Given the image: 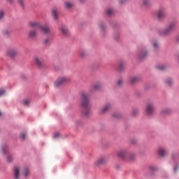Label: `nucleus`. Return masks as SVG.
Listing matches in <instances>:
<instances>
[{"instance_id": "11", "label": "nucleus", "mask_w": 179, "mask_h": 179, "mask_svg": "<svg viewBox=\"0 0 179 179\" xmlns=\"http://www.w3.org/2000/svg\"><path fill=\"white\" fill-rule=\"evenodd\" d=\"M168 152L166 149L163 148H159L157 151V154L159 156H161L162 157H164V156H167Z\"/></svg>"}, {"instance_id": "8", "label": "nucleus", "mask_w": 179, "mask_h": 179, "mask_svg": "<svg viewBox=\"0 0 179 179\" xmlns=\"http://www.w3.org/2000/svg\"><path fill=\"white\" fill-rule=\"evenodd\" d=\"M112 107L111 103H107L99 110V114H106Z\"/></svg>"}, {"instance_id": "3", "label": "nucleus", "mask_w": 179, "mask_h": 179, "mask_svg": "<svg viewBox=\"0 0 179 179\" xmlns=\"http://www.w3.org/2000/svg\"><path fill=\"white\" fill-rule=\"evenodd\" d=\"M117 156L123 160H134L135 159V153L129 152L127 150H120L117 152Z\"/></svg>"}, {"instance_id": "29", "label": "nucleus", "mask_w": 179, "mask_h": 179, "mask_svg": "<svg viewBox=\"0 0 179 179\" xmlns=\"http://www.w3.org/2000/svg\"><path fill=\"white\" fill-rule=\"evenodd\" d=\"M99 27H100L101 30H102V31H104V30L106 29V24L102 22L100 24Z\"/></svg>"}, {"instance_id": "48", "label": "nucleus", "mask_w": 179, "mask_h": 179, "mask_svg": "<svg viewBox=\"0 0 179 179\" xmlns=\"http://www.w3.org/2000/svg\"><path fill=\"white\" fill-rule=\"evenodd\" d=\"M175 171H177V167H175Z\"/></svg>"}, {"instance_id": "2", "label": "nucleus", "mask_w": 179, "mask_h": 179, "mask_svg": "<svg viewBox=\"0 0 179 179\" xmlns=\"http://www.w3.org/2000/svg\"><path fill=\"white\" fill-rule=\"evenodd\" d=\"M28 26L29 27H38L43 34H51L50 27L48 24L41 25L36 21H30L28 22Z\"/></svg>"}, {"instance_id": "34", "label": "nucleus", "mask_w": 179, "mask_h": 179, "mask_svg": "<svg viewBox=\"0 0 179 179\" xmlns=\"http://www.w3.org/2000/svg\"><path fill=\"white\" fill-rule=\"evenodd\" d=\"M18 3L20 6H24V0H18Z\"/></svg>"}, {"instance_id": "41", "label": "nucleus", "mask_w": 179, "mask_h": 179, "mask_svg": "<svg viewBox=\"0 0 179 179\" xmlns=\"http://www.w3.org/2000/svg\"><path fill=\"white\" fill-rule=\"evenodd\" d=\"M153 45L155 48H159V43L157 42H155Z\"/></svg>"}, {"instance_id": "44", "label": "nucleus", "mask_w": 179, "mask_h": 179, "mask_svg": "<svg viewBox=\"0 0 179 179\" xmlns=\"http://www.w3.org/2000/svg\"><path fill=\"white\" fill-rule=\"evenodd\" d=\"M9 31H8V30H6L3 31V34H8Z\"/></svg>"}, {"instance_id": "28", "label": "nucleus", "mask_w": 179, "mask_h": 179, "mask_svg": "<svg viewBox=\"0 0 179 179\" xmlns=\"http://www.w3.org/2000/svg\"><path fill=\"white\" fill-rule=\"evenodd\" d=\"M130 143H131V145H136V143H138V140L136 138H131L130 140Z\"/></svg>"}, {"instance_id": "30", "label": "nucleus", "mask_w": 179, "mask_h": 179, "mask_svg": "<svg viewBox=\"0 0 179 179\" xmlns=\"http://www.w3.org/2000/svg\"><path fill=\"white\" fill-rule=\"evenodd\" d=\"M143 5L145 6H149L150 5V0H143Z\"/></svg>"}, {"instance_id": "13", "label": "nucleus", "mask_w": 179, "mask_h": 179, "mask_svg": "<svg viewBox=\"0 0 179 179\" xmlns=\"http://www.w3.org/2000/svg\"><path fill=\"white\" fill-rule=\"evenodd\" d=\"M36 36H37V31L36 29H33L29 31L28 37L29 38H36Z\"/></svg>"}, {"instance_id": "22", "label": "nucleus", "mask_w": 179, "mask_h": 179, "mask_svg": "<svg viewBox=\"0 0 179 179\" xmlns=\"http://www.w3.org/2000/svg\"><path fill=\"white\" fill-rule=\"evenodd\" d=\"M14 177L15 179H19V167L17 166L14 168Z\"/></svg>"}, {"instance_id": "32", "label": "nucleus", "mask_w": 179, "mask_h": 179, "mask_svg": "<svg viewBox=\"0 0 179 179\" xmlns=\"http://www.w3.org/2000/svg\"><path fill=\"white\" fill-rule=\"evenodd\" d=\"M6 160L8 163H11V162H13V158L12 157V156L8 155L6 158Z\"/></svg>"}, {"instance_id": "7", "label": "nucleus", "mask_w": 179, "mask_h": 179, "mask_svg": "<svg viewBox=\"0 0 179 179\" xmlns=\"http://www.w3.org/2000/svg\"><path fill=\"white\" fill-rule=\"evenodd\" d=\"M174 29H176V24L174 22H172L169 24L167 28L163 31L162 34H165V35L170 34V32L173 31Z\"/></svg>"}, {"instance_id": "47", "label": "nucleus", "mask_w": 179, "mask_h": 179, "mask_svg": "<svg viewBox=\"0 0 179 179\" xmlns=\"http://www.w3.org/2000/svg\"><path fill=\"white\" fill-rule=\"evenodd\" d=\"M120 3H124V1H120Z\"/></svg>"}, {"instance_id": "46", "label": "nucleus", "mask_w": 179, "mask_h": 179, "mask_svg": "<svg viewBox=\"0 0 179 179\" xmlns=\"http://www.w3.org/2000/svg\"><path fill=\"white\" fill-rule=\"evenodd\" d=\"M150 169H151V170H156V168H155V167H151Z\"/></svg>"}, {"instance_id": "25", "label": "nucleus", "mask_w": 179, "mask_h": 179, "mask_svg": "<svg viewBox=\"0 0 179 179\" xmlns=\"http://www.w3.org/2000/svg\"><path fill=\"white\" fill-rule=\"evenodd\" d=\"M124 66H125V62H120L119 64V71H122V69H124Z\"/></svg>"}, {"instance_id": "18", "label": "nucleus", "mask_w": 179, "mask_h": 179, "mask_svg": "<svg viewBox=\"0 0 179 179\" xmlns=\"http://www.w3.org/2000/svg\"><path fill=\"white\" fill-rule=\"evenodd\" d=\"M146 57H148V52H146L145 50L140 51L138 54L139 59H143L144 58H146Z\"/></svg>"}, {"instance_id": "35", "label": "nucleus", "mask_w": 179, "mask_h": 179, "mask_svg": "<svg viewBox=\"0 0 179 179\" xmlns=\"http://www.w3.org/2000/svg\"><path fill=\"white\" fill-rule=\"evenodd\" d=\"M120 116H121V115H120V113H115L113 114V117L115 118H120Z\"/></svg>"}, {"instance_id": "14", "label": "nucleus", "mask_w": 179, "mask_h": 179, "mask_svg": "<svg viewBox=\"0 0 179 179\" xmlns=\"http://www.w3.org/2000/svg\"><path fill=\"white\" fill-rule=\"evenodd\" d=\"M60 33L63 34V36H69V31L68 30V28H66L65 26L62 25L59 28Z\"/></svg>"}, {"instance_id": "38", "label": "nucleus", "mask_w": 179, "mask_h": 179, "mask_svg": "<svg viewBox=\"0 0 179 179\" xmlns=\"http://www.w3.org/2000/svg\"><path fill=\"white\" fill-rule=\"evenodd\" d=\"M122 83H124V81L122 80H119V81L117 82L118 86H122Z\"/></svg>"}, {"instance_id": "23", "label": "nucleus", "mask_w": 179, "mask_h": 179, "mask_svg": "<svg viewBox=\"0 0 179 179\" xmlns=\"http://www.w3.org/2000/svg\"><path fill=\"white\" fill-rule=\"evenodd\" d=\"M8 54L10 57H15V55L17 54V51H16V50L11 49L8 52Z\"/></svg>"}, {"instance_id": "5", "label": "nucleus", "mask_w": 179, "mask_h": 179, "mask_svg": "<svg viewBox=\"0 0 179 179\" xmlns=\"http://www.w3.org/2000/svg\"><path fill=\"white\" fill-rule=\"evenodd\" d=\"M50 34H43L45 36H47L44 40H43V44L45 45H50L51 44V41H52V36H54V31L50 29Z\"/></svg>"}, {"instance_id": "49", "label": "nucleus", "mask_w": 179, "mask_h": 179, "mask_svg": "<svg viewBox=\"0 0 179 179\" xmlns=\"http://www.w3.org/2000/svg\"><path fill=\"white\" fill-rule=\"evenodd\" d=\"M3 152H5V149H3Z\"/></svg>"}, {"instance_id": "6", "label": "nucleus", "mask_w": 179, "mask_h": 179, "mask_svg": "<svg viewBox=\"0 0 179 179\" xmlns=\"http://www.w3.org/2000/svg\"><path fill=\"white\" fill-rule=\"evenodd\" d=\"M69 79L66 77H59L55 82V86L56 87H58L61 86L62 85H64V83H66V82H69Z\"/></svg>"}, {"instance_id": "26", "label": "nucleus", "mask_w": 179, "mask_h": 179, "mask_svg": "<svg viewBox=\"0 0 179 179\" xmlns=\"http://www.w3.org/2000/svg\"><path fill=\"white\" fill-rule=\"evenodd\" d=\"M22 174L23 176H24V177H27L29 174H30V171H29L27 169H24L22 172Z\"/></svg>"}, {"instance_id": "50", "label": "nucleus", "mask_w": 179, "mask_h": 179, "mask_svg": "<svg viewBox=\"0 0 179 179\" xmlns=\"http://www.w3.org/2000/svg\"><path fill=\"white\" fill-rule=\"evenodd\" d=\"M0 115H1V112H0Z\"/></svg>"}, {"instance_id": "1", "label": "nucleus", "mask_w": 179, "mask_h": 179, "mask_svg": "<svg viewBox=\"0 0 179 179\" xmlns=\"http://www.w3.org/2000/svg\"><path fill=\"white\" fill-rule=\"evenodd\" d=\"M81 106L83 107V114L84 115H90V108L92 106H90V102L89 99V94L86 92H82L81 94Z\"/></svg>"}, {"instance_id": "20", "label": "nucleus", "mask_w": 179, "mask_h": 179, "mask_svg": "<svg viewBox=\"0 0 179 179\" xmlns=\"http://www.w3.org/2000/svg\"><path fill=\"white\" fill-rule=\"evenodd\" d=\"M161 114L162 115H169V114H171V109L169 108H164L161 110Z\"/></svg>"}, {"instance_id": "39", "label": "nucleus", "mask_w": 179, "mask_h": 179, "mask_svg": "<svg viewBox=\"0 0 179 179\" xmlns=\"http://www.w3.org/2000/svg\"><path fill=\"white\" fill-rule=\"evenodd\" d=\"M139 113V110L138 109H136L133 111V115H136Z\"/></svg>"}, {"instance_id": "17", "label": "nucleus", "mask_w": 179, "mask_h": 179, "mask_svg": "<svg viewBox=\"0 0 179 179\" xmlns=\"http://www.w3.org/2000/svg\"><path fill=\"white\" fill-rule=\"evenodd\" d=\"M139 80H141V76H136L130 78V83H131V85H134L137 82H139Z\"/></svg>"}, {"instance_id": "42", "label": "nucleus", "mask_w": 179, "mask_h": 179, "mask_svg": "<svg viewBox=\"0 0 179 179\" xmlns=\"http://www.w3.org/2000/svg\"><path fill=\"white\" fill-rule=\"evenodd\" d=\"M8 3H13V0H6Z\"/></svg>"}, {"instance_id": "4", "label": "nucleus", "mask_w": 179, "mask_h": 179, "mask_svg": "<svg viewBox=\"0 0 179 179\" xmlns=\"http://www.w3.org/2000/svg\"><path fill=\"white\" fill-rule=\"evenodd\" d=\"M155 110H156L155 103L149 102L147 103L145 106V113L147 115H153V114H155Z\"/></svg>"}, {"instance_id": "10", "label": "nucleus", "mask_w": 179, "mask_h": 179, "mask_svg": "<svg viewBox=\"0 0 179 179\" xmlns=\"http://www.w3.org/2000/svg\"><path fill=\"white\" fill-rule=\"evenodd\" d=\"M164 85L166 87H171L174 85V80L171 78H167L164 80Z\"/></svg>"}, {"instance_id": "43", "label": "nucleus", "mask_w": 179, "mask_h": 179, "mask_svg": "<svg viewBox=\"0 0 179 179\" xmlns=\"http://www.w3.org/2000/svg\"><path fill=\"white\" fill-rule=\"evenodd\" d=\"M80 56H81L82 58H83V57H85V54H83V51L80 52Z\"/></svg>"}, {"instance_id": "27", "label": "nucleus", "mask_w": 179, "mask_h": 179, "mask_svg": "<svg viewBox=\"0 0 179 179\" xmlns=\"http://www.w3.org/2000/svg\"><path fill=\"white\" fill-rule=\"evenodd\" d=\"M157 69L159 71H164L166 69V66L164 64H160L157 66Z\"/></svg>"}, {"instance_id": "45", "label": "nucleus", "mask_w": 179, "mask_h": 179, "mask_svg": "<svg viewBox=\"0 0 179 179\" xmlns=\"http://www.w3.org/2000/svg\"><path fill=\"white\" fill-rule=\"evenodd\" d=\"M81 3H83L85 2V0H79Z\"/></svg>"}, {"instance_id": "19", "label": "nucleus", "mask_w": 179, "mask_h": 179, "mask_svg": "<svg viewBox=\"0 0 179 179\" xmlns=\"http://www.w3.org/2000/svg\"><path fill=\"white\" fill-rule=\"evenodd\" d=\"M34 62L38 68H41L43 66V60L38 57H35L34 58Z\"/></svg>"}, {"instance_id": "36", "label": "nucleus", "mask_w": 179, "mask_h": 179, "mask_svg": "<svg viewBox=\"0 0 179 179\" xmlns=\"http://www.w3.org/2000/svg\"><path fill=\"white\" fill-rule=\"evenodd\" d=\"M4 94H5V90L3 89L0 90V97L1 96H3Z\"/></svg>"}, {"instance_id": "9", "label": "nucleus", "mask_w": 179, "mask_h": 179, "mask_svg": "<svg viewBox=\"0 0 179 179\" xmlns=\"http://www.w3.org/2000/svg\"><path fill=\"white\" fill-rule=\"evenodd\" d=\"M158 20H163L166 17V11L163 9L159 10L157 13Z\"/></svg>"}, {"instance_id": "16", "label": "nucleus", "mask_w": 179, "mask_h": 179, "mask_svg": "<svg viewBox=\"0 0 179 179\" xmlns=\"http://www.w3.org/2000/svg\"><path fill=\"white\" fill-rule=\"evenodd\" d=\"M107 162H108V159H107V157H101L96 162V165L101 166V164H106Z\"/></svg>"}, {"instance_id": "31", "label": "nucleus", "mask_w": 179, "mask_h": 179, "mask_svg": "<svg viewBox=\"0 0 179 179\" xmlns=\"http://www.w3.org/2000/svg\"><path fill=\"white\" fill-rule=\"evenodd\" d=\"M25 138H26V133H21L20 135V139H22V141H23Z\"/></svg>"}, {"instance_id": "37", "label": "nucleus", "mask_w": 179, "mask_h": 179, "mask_svg": "<svg viewBox=\"0 0 179 179\" xmlns=\"http://www.w3.org/2000/svg\"><path fill=\"white\" fill-rule=\"evenodd\" d=\"M4 13L3 11H0V20L3 18Z\"/></svg>"}, {"instance_id": "21", "label": "nucleus", "mask_w": 179, "mask_h": 179, "mask_svg": "<svg viewBox=\"0 0 179 179\" xmlns=\"http://www.w3.org/2000/svg\"><path fill=\"white\" fill-rule=\"evenodd\" d=\"M52 15L54 20H58V10L55 9L52 10Z\"/></svg>"}, {"instance_id": "12", "label": "nucleus", "mask_w": 179, "mask_h": 179, "mask_svg": "<svg viewBox=\"0 0 179 179\" xmlns=\"http://www.w3.org/2000/svg\"><path fill=\"white\" fill-rule=\"evenodd\" d=\"M99 89H101V84L96 83L94 84L91 88L90 89V93H93L96 90H99Z\"/></svg>"}, {"instance_id": "40", "label": "nucleus", "mask_w": 179, "mask_h": 179, "mask_svg": "<svg viewBox=\"0 0 179 179\" xmlns=\"http://www.w3.org/2000/svg\"><path fill=\"white\" fill-rule=\"evenodd\" d=\"M59 133H55V134H54V136H53V138H54L55 139H57V138H59Z\"/></svg>"}, {"instance_id": "15", "label": "nucleus", "mask_w": 179, "mask_h": 179, "mask_svg": "<svg viewBox=\"0 0 179 179\" xmlns=\"http://www.w3.org/2000/svg\"><path fill=\"white\" fill-rule=\"evenodd\" d=\"M73 6H75V5L71 1H66L64 2V7L67 10H71Z\"/></svg>"}, {"instance_id": "33", "label": "nucleus", "mask_w": 179, "mask_h": 179, "mask_svg": "<svg viewBox=\"0 0 179 179\" xmlns=\"http://www.w3.org/2000/svg\"><path fill=\"white\" fill-rule=\"evenodd\" d=\"M29 103H30V101H29L28 99H24L22 101V104L24 106H29Z\"/></svg>"}, {"instance_id": "24", "label": "nucleus", "mask_w": 179, "mask_h": 179, "mask_svg": "<svg viewBox=\"0 0 179 179\" xmlns=\"http://www.w3.org/2000/svg\"><path fill=\"white\" fill-rule=\"evenodd\" d=\"M106 13L108 16H112V15L114 13V10H113V8H108Z\"/></svg>"}]
</instances>
